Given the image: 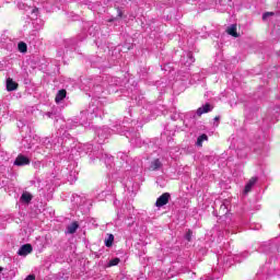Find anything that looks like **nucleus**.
<instances>
[{
  "instance_id": "nucleus-1",
  "label": "nucleus",
  "mask_w": 280,
  "mask_h": 280,
  "mask_svg": "<svg viewBox=\"0 0 280 280\" xmlns=\"http://www.w3.org/2000/svg\"><path fill=\"white\" fill-rule=\"evenodd\" d=\"M130 121L132 124L135 120L125 119L122 120V122H117L116 125H114L113 129H109L108 127L98 128L96 130V135L98 138L97 140L98 145L93 147V144L91 143H85V144L78 143L72 149V152L75 151V152H79V154H89L92 163L95 162V159H100L105 163L106 167H113V162L115 161V158H113L108 153H105L104 149H102V144L106 141V139H108V137L110 136V132L125 135V137L129 139L132 145H136L137 148H141V136L139 135V131H136L135 129L128 130V124H130Z\"/></svg>"
},
{
  "instance_id": "nucleus-2",
  "label": "nucleus",
  "mask_w": 280,
  "mask_h": 280,
  "mask_svg": "<svg viewBox=\"0 0 280 280\" xmlns=\"http://www.w3.org/2000/svg\"><path fill=\"white\" fill-rule=\"evenodd\" d=\"M117 160L118 161L114 165L118 172L125 174V178H132L137 176L143 167V161L139 158H136L135 160L130 159L128 152H118Z\"/></svg>"
},
{
  "instance_id": "nucleus-3",
  "label": "nucleus",
  "mask_w": 280,
  "mask_h": 280,
  "mask_svg": "<svg viewBox=\"0 0 280 280\" xmlns=\"http://www.w3.org/2000/svg\"><path fill=\"white\" fill-rule=\"evenodd\" d=\"M104 114V106L100 104V102L94 101L90 104L89 108L85 112L81 113L80 118V126H91L92 119H95V117H102Z\"/></svg>"
},
{
  "instance_id": "nucleus-4",
  "label": "nucleus",
  "mask_w": 280,
  "mask_h": 280,
  "mask_svg": "<svg viewBox=\"0 0 280 280\" xmlns=\"http://www.w3.org/2000/svg\"><path fill=\"white\" fill-rule=\"evenodd\" d=\"M242 261L240 259V256L233 255V254H224V255H219L218 256V264L220 266L219 272L222 275L226 268H231L233 264H240Z\"/></svg>"
},
{
  "instance_id": "nucleus-5",
  "label": "nucleus",
  "mask_w": 280,
  "mask_h": 280,
  "mask_svg": "<svg viewBox=\"0 0 280 280\" xmlns=\"http://www.w3.org/2000/svg\"><path fill=\"white\" fill-rule=\"evenodd\" d=\"M231 205V201L228 199H224L223 201L217 200L214 201V207H213V215L215 218H220V220H226L229 217V206Z\"/></svg>"
},
{
  "instance_id": "nucleus-6",
  "label": "nucleus",
  "mask_w": 280,
  "mask_h": 280,
  "mask_svg": "<svg viewBox=\"0 0 280 280\" xmlns=\"http://www.w3.org/2000/svg\"><path fill=\"white\" fill-rule=\"evenodd\" d=\"M61 175L69 180V183H75L78 180V171L75 170V162H72L68 167L61 170Z\"/></svg>"
},
{
  "instance_id": "nucleus-7",
  "label": "nucleus",
  "mask_w": 280,
  "mask_h": 280,
  "mask_svg": "<svg viewBox=\"0 0 280 280\" xmlns=\"http://www.w3.org/2000/svg\"><path fill=\"white\" fill-rule=\"evenodd\" d=\"M154 115H156V110H154V105H147V107L142 108L141 110V118L140 121H150L151 119H154Z\"/></svg>"
},
{
  "instance_id": "nucleus-8",
  "label": "nucleus",
  "mask_w": 280,
  "mask_h": 280,
  "mask_svg": "<svg viewBox=\"0 0 280 280\" xmlns=\"http://www.w3.org/2000/svg\"><path fill=\"white\" fill-rule=\"evenodd\" d=\"M164 164H165V156L160 155L159 158L151 160L149 170L151 172H159V170H163Z\"/></svg>"
},
{
  "instance_id": "nucleus-9",
  "label": "nucleus",
  "mask_w": 280,
  "mask_h": 280,
  "mask_svg": "<svg viewBox=\"0 0 280 280\" xmlns=\"http://www.w3.org/2000/svg\"><path fill=\"white\" fill-rule=\"evenodd\" d=\"M83 84H88L89 91H91L92 95H94L95 97H100V95L104 93L102 85H95V82L93 80L85 81Z\"/></svg>"
},
{
  "instance_id": "nucleus-10",
  "label": "nucleus",
  "mask_w": 280,
  "mask_h": 280,
  "mask_svg": "<svg viewBox=\"0 0 280 280\" xmlns=\"http://www.w3.org/2000/svg\"><path fill=\"white\" fill-rule=\"evenodd\" d=\"M196 62V59L194 58V54L191 52H185V55L180 59V63L185 67H191Z\"/></svg>"
},
{
  "instance_id": "nucleus-11",
  "label": "nucleus",
  "mask_w": 280,
  "mask_h": 280,
  "mask_svg": "<svg viewBox=\"0 0 280 280\" xmlns=\"http://www.w3.org/2000/svg\"><path fill=\"white\" fill-rule=\"evenodd\" d=\"M35 141H38V136L33 137V139H32V136L24 137L22 140V145H24V148H26V150H32Z\"/></svg>"
},
{
  "instance_id": "nucleus-12",
  "label": "nucleus",
  "mask_w": 280,
  "mask_h": 280,
  "mask_svg": "<svg viewBox=\"0 0 280 280\" xmlns=\"http://www.w3.org/2000/svg\"><path fill=\"white\" fill-rule=\"evenodd\" d=\"M170 198H171V195L170 192H164L162 194L158 199H156V202H155V207H165V205H167V202H170Z\"/></svg>"
},
{
  "instance_id": "nucleus-13",
  "label": "nucleus",
  "mask_w": 280,
  "mask_h": 280,
  "mask_svg": "<svg viewBox=\"0 0 280 280\" xmlns=\"http://www.w3.org/2000/svg\"><path fill=\"white\" fill-rule=\"evenodd\" d=\"M13 165H16L18 167H23L25 165H30V158H27L23 154H20L13 162Z\"/></svg>"
},
{
  "instance_id": "nucleus-14",
  "label": "nucleus",
  "mask_w": 280,
  "mask_h": 280,
  "mask_svg": "<svg viewBox=\"0 0 280 280\" xmlns=\"http://www.w3.org/2000/svg\"><path fill=\"white\" fill-rule=\"evenodd\" d=\"M34 199V196L30 191H24L20 197V202L22 205H30L32 200Z\"/></svg>"
},
{
  "instance_id": "nucleus-15",
  "label": "nucleus",
  "mask_w": 280,
  "mask_h": 280,
  "mask_svg": "<svg viewBox=\"0 0 280 280\" xmlns=\"http://www.w3.org/2000/svg\"><path fill=\"white\" fill-rule=\"evenodd\" d=\"M33 248L30 244L22 245L20 249L18 250V255L20 257H27L30 253H32Z\"/></svg>"
},
{
  "instance_id": "nucleus-16",
  "label": "nucleus",
  "mask_w": 280,
  "mask_h": 280,
  "mask_svg": "<svg viewBox=\"0 0 280 280\" xmlns=\"http://www.w3.org/2000/svg\"><path fill=\"white\" fill-rule=\"evenodd\" d=\"M71 202H72V205H74V207H82V205H84V202H86V199H84V197H82L80 195H73L71 197Z\"/></svg>"
},
{
  "instance_id": "nucleus-17",
  "label": "nucleus",
  "mask_w": 280,
  "mask_h": 280,
  "mask_svg": "<svg viewBox=\"0 0 280 280\" xmlns=\"http://www.w3.org/2000/svg\"><path fill=\"white\" fill-rule=\"evenodd\" d=\"M257 183V177H252L249 182L245 185V188L243 190L244 196L247 194H250L253 187H255V184Z\"/></svg>"
},
{
  "instance_id": "nucleus-18",
  "label": "nucleus",
  "mask_w": 280,
  "mask_h": 280,
  "mask_svg": "<svg viewBox=\"0 0 280 280\" xmlns=\"http://www.w3.org/2000/svg\"><path fill=\"white\" fill-rule=\"evenodd\" d=\"M211 110H213V107H211L210 104H206L197 109L196 115H198V117H201V115H205V113H211Z\"/></svg>"
},
{
  "instance_id": "nucleus-19",
  "label": "nucleus",
  "mask_w": 280,
  "mask_h": 280,
  "mask_svg": "<svg viewBox=\"0 0 280 280\" xmlns=\"http://www.w3.org/2000/svg\"><path fill=\"white\" fill-rule=\"evenodd\" d=\"M254 152H256L257 154H264L265 152H268V144L264 142L256 144L254 147Z\"/></svg>"
},
{
  "instance_id": "nucleus-20",
  "label": "nucleus",
  "mask_w": 280,
  "mask_h": 280,
  "mask_svg": "<svg viewBox=\"0 0 280 280\" xmlns=\"http://www.w3.org/2000/svg\"><path fill=\"white\" fill-rule=\"evenodd\" d=\"M65 97H67V90H59L55 97L56 104H60V102H62V100H65Z\"/></svg>"
},
{
  "instance_id": "nucleus-21",
  "label": "nucleus",
  "mask_w": 280,
  "mask_h": 280,
  "mask_svg": "<svg viewBox=\"0 0 280 280\" xmlns=\"http://www.w3.org/2000/svg\"><path fill=\"white\" fill-rule=\"evenodd\" d=\"M236 154H237L238 159H246V156H248V148H246V147H244L243 149L237 148Z\"/></svg>"
},
{
  "instance_id": "nucleus-22",
  "label": "nucleus",
  "mask_w": 280,
  "mask_h": 280,
  "mask_svg": "<svg viewBox=\"0 0 280 280\" xmlns=\"http://www.w3.org/2000/svg\"><path fill=\"white\" fill-rule=\"evenodd\" d=\"M19 83L14 82L12 79L7 80V91H16Z\"/></svg>"
},
{
  "instance_id": "nucleus-23",
  "label": "nucleus",
  "mask_w": 280,
  "mask_h": 280,
  "mask_svg": "<svg viewBox=\"0 0 280 280\" xmlns=\"http://www.w3.org/2000/svg\"><path fill=\"white\" fill-rule=\"evenodd\" d=\"M80 225L78 224V222H72L70 225L67 226V233L73 235V233H75V231H78Z\"/></svg>"
},
{
  "instance_id": "nucleus-24",
  "label": "nucleus",
  "mask_w": 280,
  "mask_h": 280,
  "mask_svg": "<svg viewBox=\"0 0 280 280\" xmlns=\"http://www.w3.org/2000/svg\"><path fill=\"white\" fill-rule=\"evenodd\" d=\"M228 34L230 36H233L234 38H237V26L235 24H232L231 26L228 27L226 30Z\"/></svg>"
},
{
  "instance_id": "nucleus-25",
  "label": "nucleus",
  "mask_w": 280,
  "mask_h": 280,
  "mask_svg": "<svg viewBox=\"0 0 280 280\" xmlns=\"http://www.w3.org/2000/svg\"><path fill=\"white\" fill-rule=\"evenodd\" d=\"M114 242H115V236L113 234H107V237L105 238V246L107 248H110Z\"/></svg>"
},
{
  "instance_id": "nucleus-26",
  "label": "nucleus",
  "mask_w": 280,
  "mask_h": 280,
  "mask_svg": "<svg viewBox=\"0 0 280 280\" xmlns=\"http://www.w3.org/2000/svg\"><path fill=\"white\" fill-rule=\"evenodd\" d=\"M208 139H209V137H208L206 133L199 136V137L197 138L196 145H198V148H202V142H203V141H208Z\"/></svg>"
},
{
  "instance_id": "nucleus-27",
  "label": "nucleus",
  "mask_w": 280,
  "mask_h": 280,
  "mask_svg": "<svg viewBox=\"0 0 280 280\" xmlns=\"http://www.w3.org/2000/svg\"><path fill=\"white\" fill-rule=\"evenodd\" d=\"M75 45H78V40L73 38L66 40V47H68V49H74Z\"/></svg>"
},
{
  "instance_id": "nucleus-28",
  "label": "nucleus",
  "mask_w": 280,
  "mask_h": 280,
  "mask_svg": "<svg viewBox=\"0 0 280 280\" xmlns=\"http://www.w3.org/2000/svg\"><path fill=\"white\" fill-rule=\"evenodd\" d=\"M18 49L21 51V54H25V51H27V44L20 42L18 44Z\"/></svg>"
},
{
  "instance_id": "nucleus-29",
  "label": "nucleus",
  "mask_w": 280,
  "mask_h": 280,
  "mask_svg": "<svg viewBox=\"0 0 280 280\" xmlns=\"http://www.w3.org/2000/svg\"><path fill=\"white\" fill-rule=\"evenodd\" d=\"M119 261H120L119 258H113V259H110V260L108 261L107 267H108V268H113V266H118V265H119Z\"/></svg>"
},
{
  "instance_id": "nucleus-30",
  "label": "nucleus",
  "mask_w": 280,
  "mask_h": 280,
  "mask_svg": "<svg viewBox=\"0 0 280 280\" xmlns=\"http://www.w3.org/2000/svg\"><path fill=\"white\" fill-rule=\"evenodd\" d=\"M228 3H231V0H215V7L218 8V10H222L220 9V5H226Z\"/></svg>"
},
{
  "instance_id": "nucleus-31",
  "label": "nucleus",
  "mask_w": 280,
  "mask_h": 280,
  "mask_svg": "<svg viewBox=\"0 0 280 280\" xmlns=\"http://www.w3.org/2000/svg\"><path fill=\"white\" fill-rule=\"evenodd\" d=\"M67 128H69L70 130H73V128H78V121L68 120Z\"/></svg>"
},
{
  "instance_id": "nucleus-32",
  "label": "nucleus",
  "mask_w": 280,
  "mask_h": 280,
  "mask_svg": "<svg viewBox=\"0 0 280 280\" xmlns=\"http://www.w3.org/2000/svg\"><path fill=\"white\" fill-rule=\"evenodd\" d=\"M260 253H270V243H266L260 247Z\"/></svg>"
},
{
  "instance_id": "nucleus-33",
  "label": "nucleus",
  "mask_w": 280,
  "mask_h": 280,
  "mask_svg": "<svg viewBox=\"0 0 280 280\" xmlns=\"http://www.w3.org/2000/svg\"><path fill=\"white\" fill-rule=\"evenodd\" d=\"M271 36H273V39L279 38V28H277V26L271 31Z\"/></svg>"
},
{
  "instance_id": "nucleus-34",
  "label": "nucleus",
  "mask_w": 280,
  "mask_h": 280,
  "mask_svg": "<svg viewBox=\"0 0 280 280\" xmlns=\"http://www.w3.org/2000/svg\"><path fill=\"white\" fill-rule=\"evenodd\" d=\"M43 145H45L47 150H49V148H52L51 141L49 140V138H46L44 140Z\"/></svg>"
},
{
  "instance_id": "nucleus-35",
  "label": "nucleus",
  "mask_w": 280,
  "mask_h": 280,
  "mask_svg": "<svg viewBox=\"0 0 280 280\" xmlns=\"http://www.w3.org/2000/svg\"><path fill=\"white\" fill-rule=\"evenodd\" d=\"M225 231H226L228 233H230V231H231L232 233H235V230H233V223H232V224L229 223L228 226H225Z\"/></svg>"
},
{
  "instance_id": "nucleus-36",
  "label": "nucleus",
  "mask_w": 280,
  "mask_h": 280,
  "mask_svg": "<svg viewBox=\"0 0 280 280\" xmlns=\"http://www.w3.org/2000/svg\"><path fill=\"white\" fill-rule=\"evenodd\" d=\"M185 240H187V242H191V231L188 230L185 234Z\"/></svg>"
},
{
  "instance_id": "nucleus-37",
  "label": "nucleus",
  "mask_w": 280,
  "mask_h": 280,
  "mask_svg": "<svg viewBox=\"0 0 280 280\" xmlns=\"http://www.w3.org/2000/svg\"><path fill=\"white\" fill-rule=\"evenodd\" d=\"M275 14V12H266L262 15V21H266L268 19V16H272Z\"/></svg>"
},
{
  "instance_id": "nucleus-38",
  "label": "nucleus",
  "mask_w": 280,
  "mask_h": 280,
  "mask_svg": "<svg viewBox=\"0 0 280 280\" xmlns=\"http://www.w3.org/2000/svg\"><path fill=\"white\" fill-rule=\"evenodd\" d=\"M199 9L200 10H210L211 7H202V0H199Z\"/></svg>"
},
{
  "instance_id": "nucleus-39",
  "label": "nucleus",
  "mask_w": 280,
  "mask_h": 280,
  "mask_svg": "<svg viewBox=\"0 0 280 280\" xmlns=\"http://www.w3.org/2000/svg\"><path fill=\"white\" fill-rule=\"evenodd\" d=\"M24 280H36V276L28 275Z\"/></svg>"
},
{
  "instance_id": "nucleus-40",
  "label": "nucleus",
  "mask_w": 280,
  "mask_h": 280,
  "mask_svg": "<svg viewBox=\"0 0 280 280\" xmlns=\"http://www.w3.org/2000/svg\"><path fill=\"white\" fill-rule=\"evenodd\" d=\"M201 280H220V278H211L209 276H206Z\"/></svg>"
},
{
  "instance_id": "nucleus-41",
  "label": "nucleus",
  "mask_w": 280,
  "mask_h": 280,
  "mask_svg": "<svg viewBox=\"0 0 280 280\" xmlns=\"http://www.w3.org/2000/svg\"><path fill=\"white\" fill-rule=\"evenodd\" d=\"M121 10L120 9H117V16L119 18V19H121Z\"/></svg>"
},
{
  "instance_id": "nucleus-42",
  "label": "nucleus",
  "mask_w": 280,
  "mask_h": 280,
  "mask_svg": "<svg viewBox=\"0 0 280 280\" xmlns=\"http://www.w3.org/2000/svg\"><path fill=\"white\" fill-rule=\"evenodd\" d=\"M138 106H143V100L138 101Z\"/></svg>"
},
{
  "instance_id": "nucleus-43",
  "label": "nucleus",
  "mask_w": 280,
  "mask_h": 280,
  "mask_svg": "<svg viewBox=\"0 0 280 280\" xmlns=\"http://www.w3.org/2000/svg\"><path fill=\"white\" fill-rule=\"evenodd\" d=\"M84 38H86V34H83V36L80 37L79 40H84Z\"/></svg>"
},
{
  "instance_id": "nucleus-44",
  "label": "nucleus",
  "mask_w": 280,
  "mask_h": 280,
  "mask_svg": "<svg viewBox=\"0 0 280 280\" xmlns=\"http://www.w3.org/2000/svg\"><path fill=\"white\" fill-rule=\"evenodd\" d=\"M89 32H90V36H95V33H93V32L91 31V28L89 30Z\"/></svg>"
},
{
  "instance_id": "nucleus-45",
  "label": "nucleus",
  "mask_w": 280,
  "mask_h": 280,
  "mask_svg": "<svg viewBox=\"0 0 280 280\" xmlns=\"http://www.w3.org/2000/svg\"><path fill=\"white\" fill-rule=\"evenodd\" d=\"M62 148H67V143H61Z\"/></svg>"
},
{
  "instance_id": "nucleus-46",
  "label": "nucleus",
  "mask_w": 280,
  "mask_h": 280,
  "mask_svg": "<svg viewBox=\"0 0 280 280\" xmlns=\"http://www.w3.org/2000/svg\"><path fill=\"white\" fill-rule=\"evenodd\" d=\"M47 116H48V117H51V114H50V113H48V114H47Z\"/></svg>"
},
{
  "instance_id": "nucleus-47",
  "label": "nucleus",
  "mask_w": 280,
  "mask_h": 280,
  "mask_svg": "<svg viewBox=\"0 0 280 280\" xmlns=\"http://www.w3.org/2000/svg\"><path fill=\"white\" fill-rule=\"evenodd\" d=\"M0 272H3V269L0 267Z\"/></svg>"
},
{
  "instance_id": "nucleus-48",
  "label": "nucleus",
  "mask_w": 280,
  "mask_h": 280,
  "mask_svg": "<svg viewBox=\"0 0 280 280\" xmlns=\"http://www.w3.org/2000/svg\"><path fill=\"white\" fill-rule=\"evenodd\" d=\"M186 1H188V2H189V1H191V0H186ZM192 1H196V0H192Z\"/></svg>"
},
{
  "instance_id": "nucleus-49",
  "label": "nucleus",
  "mask_w": 280,
  "mask_h": 280,
  "mask_svg": "<svg viewBox=\"0 0 280 280\" xmlns=\"http://www.w3.org/2000/svg\"><path fill=\"white\" fill-rule=\"evenodd\" d=\"M218 121V117L214 118Z\"/></svg>"
},
{
  "instance_id": "nucleus-50",
  "label": "nucleus",
  "mask_w": 280,
  "mask_h": 280,
  "mask_svg": "<svg viewBox=\"0 0 280 280\" xmlns=\"http://www.w3.org/2000/svg\"><path fill=\"white\" fill-rule=\"evenodd\" d=\"M165 67H167V66H164V68H162V69H165Z\"/></svg>"
},
{
  "instance_id": "nucleus-51",
  "label": "nucleus",
  "mask_w": 280,
  "mask_h": 280,
  "mask_svg": "<svg viewBox=\"0 0 280 280\" xmlns=\"http://www.w3.org/2000/svg\"><path fill=\"white\" fill-rule=\"evenodd\" d=\"M97 80H101V78L98 77V79Z\"/></svg>"
}]
</instances>
